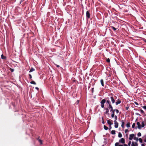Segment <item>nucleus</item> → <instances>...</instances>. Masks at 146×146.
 <instances>
[{"label": "nucleus", "mask_w": 146, "mask_h": 146, "mask_svg": "<svg viewBox=\"0 0 146 146\" xmlns=\"http://www.w3.org/2000/svg\"><path fill=\"white\" fill-rule=\"evenodd\" d=\"M115 146H123V145H119V143L117 142L115 143Z\"/></svg>", "instance_id": "nucleus-15"}, {"label": "nucleus", "mask_w": 146, "mask_h": 146, "mask_svg": "<svg viewBox=\"0 0 146 146\" xmlns=\"http://www.w3.org/2000/svg\"><path fill=\"white\" fill-rule=\"evenodd\" d=\"M114 111H116V113H119V111L117 109H114Z\"/></svg>", "instance_id": "nucleus-24"}, {"label": "nucleus", "mask_w": 146, "mask_h": 146, "mask_svg": "<svg viewBox=\"0 0 146 146\" xmlns=\"http://www.w3.org/2000/svg\"><path fill=\"white\" fill-rule=\"evenodd\" d=\"M35 89L37 90H39V88L37 87H35Z\"/></svg>", "instance_id": "nucleus-45"}, {"label": "nucleus", "mask_w": 146, "mask_h": 146, "mask_svg": "<svg viewBox=\"0 0 146 146\" xmlns=\"http://www.w3.org/2000/svg\"><path fill=\"white\" fill-rule=\"evenodd\" d=\"M94 89V88H92V93H93Z\"/></svg>", "instance_id": "nucleus-47"}, {"label": "nucleus", "mask_w": 146, "mask_h": 146, "mask_svg": "<svg viewBox=\"0 0 146 146\" xmlns=\"http://www.w3.org/2000/svg\"><path fill=\"white\" fill-rule=\"evenodd\" d=\"M104 146V145H103V146Z\"/></svg>", "instance_id": "nucleus-53"}, {"label": "nucleus", "mask_w": 146, "mask_h": 146, "mask_svg": "<svg viewBox=\"0 0 146 146\" xmlns=\"http://www.w3.org/2000/svg\"><path fill=\"white\" fill-rule=\"evenodd\" d=\"M29 78L31 79L32 78V76L31 74H29Z\"/></svg>", "instance_id": "nucleus-35"}, {"label": "nucleus", "mask_w": 146, "mask_h": 146, "mask_svg": "<svg viewBox=\"0 0 146 146\" xmlns=\"http://www.w3.org/2000/svg\"><path fill=\"white\" fill-rule=\"evenodd\" d=\"M86 16L88 18H90V14L89 11H87L86 12Z\"/></svg>", "instance_id": "nucleus-4"}, {"label": "nucleus", "mask_w": 146, "mask_h": 146, "mask_svg": "<svg viewBox=\"0 0 146 146\" xmlns=\"http://www.w3.org/2000/svg\"><path fill=\"white\" fill-rule=\"evenodd\" d=\"M129 108L128 107H125V108L126 109V110H127Z\"/></svg>", "instance_id": "nucleus-44"}, {"label": "nucleus", "mask_w": 146, "mask_h": 146, "mask_svg": "<svg viewBox=\"0 0 146 146\" xmlns=\"http://www.w3.org/2000/svg\"><path fill=\"white\" fill-rule=\"evenodd\" d=\"M141 145V146H145V144H142Z\"/></svg>", "instance_id": "nucleus-46"}, {"label": "nucleus", "mask_w": 146, "mask_h": 146, "mask_svg": "<svg viewBox=\"0 0 146 146\" xmlns=\"http://www.w3.org/2000/svg\"><path fill=\"white\" fill-rule=\"evenodd\" d=\"M141 122V124L139 122H137V127L139 129H141L145 125L144 121H142Z\"/></svg>", "instance_id": "nucleus-2"}, {"label": "nucleus", "mask_w": 146, "mask_h": 146, "mask_svg": "<svg viewBox=\"0 0 146 146\" xmlns=\"http://www.w3.org/2000/svg\"><path fill=\"white\" fill-rule=\"evenodd\" d=\"M125 136H126V137H128V134H126L125 135Z\"/></svg>", "instance_id": "nucleus-49"}, {"label": "nucleus", "mask_w": 146, "mask_h": 146, "mask_svg": "<svg viewBox=\"0 0 146 146\" xmlns=\"http://www.w3.org/2000/svg\"><path fill=\"white\" fill-rule=\"evenodd\" d=\"M114 118H115V120L116 121V120H117V116L116 115H115L114 116Z\"/></svg>", "instance_id": "nucleus-30"}, {"label": "nucleus", "mask_w": 146, "mask_h": 146, "mask_svg": "<svg viewBox=\"0 0 146 146\" xmlns=\"http://www.w3.org/2000/svg\"><path fill=\"white\" fill-rule=\"evenodd\" d=\"M119 142L122 143L124 144L125 143V140L123 138H122L121 139H120Z\"/></svg>", "instance_id": "nucleus-7"}, {"label": "nucleus", "mask_w": 146, "mask_h": 146, "mask_svg": "<svg viewBox=\"0 0 146 146\" xmlns=\"http://www.w3.org/2000/svg\"><path fill=\"white\" fill-rule=\"evenodd\" d=\"M134 136V135L133 134H132L129 135V139L130 140H132L133 137Z\"/></svg>", "instance_id": "nucleus-8"}, {"label": "nucleus", "mask_w": 146, "mask_h": 146, "mask_svg": "<svg viewBox=\"0 0 146 146\" xmlns=\"http://www.w3.org/2000/svg\"><path fill=\"white\" fill-rule=\"evenodd\" d=\"M111 100H109L107 102V106H108V108L110 109H111V111H113L114 109H113V107L111 105V102H110Z\"/></svg>", "instance_id": "nucleus-3"}, {"label": "nucleus", "mask_w": 146, "mask_h": 146, "mask_svg": "<svg viewBox=\"0 0 146 146\" xmlns=\"http://www.w3.org/2000/svg\"><path fill=\"white\" fill-rule=\"evenodd\" d=\"M111 28L112 29H113L114 31H115L117 29L115 28L113 26H111Z\"/></svg>", "instance_id": "nucleus-23"}, {"label": "nucleus", "mask_w": 146, "mask_h": 146, "mask_svg": "<svg viewBox=\"0 0 146 146\" xmlns=\"http://www.w3.org/2000/svg\"><path fill=\"white\" fill-rule=\"evenodd\" d=\"M104 129L106 130H107L108 129V127L106 126L105 125H104Z\"/></svg>", "instance_id": "nucleus-21"}, {"label": "nucleus", "mask_w": 146, "mask_h": 146, "mask_svg": "<svg viewBox=\"0 0 146 146\" xmlns=\"http://www.w3.org/2000/svg\"><path fill=\"white\" fill-rule=\"evenodd\" d=\"M140 111L141 113H144V111L143 110H140Z\"/></svg>", "instance_id": "nucleus-39"}, {"label": "nucleus", "mask_w": 146, "mask_h": 146, "mask_svg": "<svg viewBox=\"0 0 146 146\" xmlns=\"http://www.w3.org/2000/svg\"><path fill=\"white\" fill-rule=\"evenodd\" d=\"M109 100H111L112 104H114L115 102V100L113 96H110L108 97H106L104 99L102 100L100 102L101 106L102 108H105L104 104L106 102V104L107 105V102Z\"/></svg>", "instance_id": "nucleus-1"}, {"label": "nucleus", "mask_w": 146, "mask_h": 146, "mask_svg": "<svg viewBox=\"0 0 146 146\" xmlns=\"http://www.w3.org/2000/svg\"><path fill=\"white\" fill-rule=\"evenodd\" d=\"M106 61L108 63H109L110 62V59L109 58H108L106 59Z\"/></svg>", "instance_id": "nucleus-28"}, {"label": "nucleus", "mask_w": 146, "mask_h": 146, "mask_svg": "<svg viewBox=\"0 0 146 146\" xmlns=\"http://www.w3.org/2000/svg\"><path fill=\"white\" fill-rule=\"evenodd\" d=\"M100 82L101 84V85L102 86H104V80L103 79H101L100 80Z\"/></svg>", "instance_id": "nucleus-14"}, {"label": "nucleus", "mask_w": 146, "mask_h": 146, "mask_svg": "<svg viewBox=\"0 0 146 146\" xmlns=\"http://www.w3.org/2000/svg\"><path fill=\"white\" fill-rule=\"evenodd\" d=\"M111 134L112 135H115V131L113 130L111 131Z\"/></svg>", "instance_id": "nucleus-17"}, {"label": "nucleus", "mask_w": 146, "mask_h": 146, "mask_svg": "<svg viewBox=\"0 0 146 146\" xmlns=\"http://www.w3.org/2000/svg\"><path fill=\"white\" fill-rule=\"evenodd\" d=\"M115 127L117 128L118 127V123L115 120L114 121Z\"/></svg>", "instance_id": "nucleus-5"}, {"label": "nucleus", "mask_w": 146, "mask_h": 146, "mask_svg": "<svg viewBox=\"0 0 146 146\" xmlns=\"http://www.w3.org/2000/svg\"><path fill=\"white\" fill-rule=\"evenodd\" d=\"M128 131V129H126L125 130V133H127Z\"/></svg>", "instance_id": "nucleus-36"}, {"label": "nucleus", "mask_w": 146, "mask_h": 146, "mask_svg": "<svg viewBox=\"0 0 146 146\" xmlns=\"http://www.w3.org/2000/svg\"><path fill=\"white\" fill-rule=\"evenodd\" d=\"M131 141H129L128 143V145L129 146H130L131 145Z\"/></svg>", "instance_id": "nucleus-33"}, {"label": "nucleus", "mask_w": 146, "mask_h": 146, "mask_svg": "<svg viewBox=\"0 0 146 146\" xmlns=\"http://www.w3.org/2000/svg\"><path fill=\"white\" fill-rule=\"evenodd\" d=\"M134 103L136 104L137 105H139V104L138 103H137V102H134Z\"/></svg>", "instance_id": "nucleus-37"}, {"label": "nucleus", "mask_w": 146, "mask_h": 146, "mask_svg": "<svg viewBox=\"0 0 146 146\" xmlns=\"http://www.w3.org/2000/svg\"><path fill=\"white\" fill-rule=\"evenodd\" d=\"M1 58L2 59H4L6 58V57L3 55V54L1 55Z\"/></svg>", "instance_id": "nucleus-19"}, {"label": "nucleus", "mask_w": 146, "mask_h": 146, "mask_svg": "<svg viewBox=\"0 0 146 146\" xmlns=\"http://www.w3.org/2000/svg\"><path fill=\"white\" fill-rule=\"evenodd\" d=\"M141 133L140 132H139L137 134V135L139 137H140L141 136Z\"/></svg>", "instance_id": "nucleus-29"}, {"label": "nucleus", "mask_w": 146, "mask_h": 146, "mask_svg": "<svg viewBox=\"0 0 146 146\" xmlns=\"http://www.w3.org/2000/svg\"><path fill=\"white\" fill-rule=\"evenodd\" d=\"M133 139L135 140H136L137 141H138V138L135 137H133Z\"/></svg>", "instance_id": "nucleus-26"}, {"label": "nucleus", "mask_w": 146, "mask_h": 146, "mask_svg": "<svg viewBox=\"0 0 146 146\" xmlns=\"http://www.w3.org/2000/svg\"><path fill=\"white\" fill-rule=\"evenodd\" d=\"M135 114L137 115H139V116L141 115L138 113H135Z\"/></svg>", "instance_id": "nucleus-38"}, {"label": "nucleus", "mask_w": 146, "mask_h": 146, "mask_svg": "<svg viewBox=\"0 0 146 146\" xmlns=\"http://www.w3.org/2000/svg\"><path fill=\"white\" fill-rule=\"evenodd\" d=\"M121 123H122L121 125V126L122 128H124V125L125 124V122L123 120H122L121 121Z\"/></svg>", "instance_id": "nucleus-12"}, {"label": "nucleus", "mask_w": 146, "mask_h": 146, "mask_svg": "<svg viewBox=\"0 0 146 146\" xmlns=\"http://www.w3.org/2000/svg\"><path fill=\"white\" fill-rule=\"evenodd\" d=\"M104 109H105L106 110V111L104 112V113L106 114H108V115H109V109L108 108H104Z\"/></svg>", "instance_id": "nucleus-6"}, {"label": "nucleus", "mask_w": 146, "mask_h": 146, "mask_svg": "<svg viewBox=\"0 0 146 146\" xmlns=\"http://www.w3.org/2000/svg\"><path fill=\"white\" fill-rule=\"evenodd\" d=\"M137 128V127H135V129H136Z\"/></svg>", "instance_id": "nucleus-52"}, {"label": "nucleus", "mask_w": 146, "mask_h": 146, "mask_svg": "<svg viewBox=\"0 0 146 146\" xmlns=\"http://www.w3.org/2000/svg\"><path fill=\"white\" fill-rule=\"evenodd\" d=\"M39 137L38 138H37V140H38V141L40 143V144H41H41H42V141L40 139H39Z\"/></svg>", "instance_id": "nucleus-13"}, {"label": "nucleus", "mask_w": 146, "mask_h": 146, "mask_svg": "<svg viewBox=\"0 0 146 146\" xmlns=\"http://www.w3.org/2000/svg\"><path fill=\"white\" fill-rule=\"evenodd\" d=\"M112 121L111 120H108L107 121V123H108L110 125H111L113 124V123H111V121Z\"/></svg>", "instance_id": "nucleus-10"}, {"label": "nucleus", "mask_w": 146, "mask_h": 146, "mask_svg": "<svg viewBox=\"0 0 146 146\" xmlns=\"http://www.w3.org/2000/svg\"><path fill=\"white\" fill-rule=\"evenodd\" d=\"M121 102V101L119 99L117 100L115 103L116 105H117L118 104H120Z\"/></svg>", "instance_id": "nucleus-9"}, {"label": "nucleus", "mask_w": 146, "mask_h": 146, "mask_svg": "<svg viewBox=\"0 0 146 146\" xmlns=\"http://www.w3.org/2000/svg\"><path fill=\"white\" fill-rule=\"evenodd\" d=\"M126 126H127V127H130V123L129 122H128L126 125Z\"/></svg>", "instance_id": "nucleus-20"}, {"label": "nucleus", "mask_w": 146, "mask_h": 146, "mask_svg": "<svg viewBox=\"0 0 146 146\" xmlns=\"http://www.w3.org/2000/svg\"><path fill=\"white\" fill-rule=\"evenodd\" d=\"M144 42H145L146 43V39H144Z\"/></svg>", "instance_id": "nucleus-51"}, {"label": "nucleus", "mask_w": 146, "mask_h": 146, "mask_svg": "<svg viewBox=\"0 0 146 146\" xmlns=\"http://www.w3.org/2000/svg\"><path fill=\"white\" fill-rule=\"evenodd\" d=\"M135 123H134L132 124V127L133 128H134L135 127Z\"/></svg>", "instance_id": "nucleus-31"}, {"label": "nucleus", "mask_w": 146, "mask_h": 146, "mask_svg": "<svg viewBox=\"0 0 146 146\" xmlns=\"http://www.w3.org/2000/svg\"><path fill=\"white\" fill-rule=\"evenodd\" d=\"M56 66L58 68V67H60V66L58 65H56Z\"/></svg>", "instance_id": "nucleus-48"}, {"label": "nucleus", "mask_w": 146, "mask_h": 146, "mask_svg": "<svg viewBox=\"0 0 146 146\" xmlns=\"http://www.w3.org/2000/svg\"><path fill=\"white\" fill-rule=\"evenodd\" d=\"M111 128V125H110V126H109V129L110 130Z\"/></svg>", "instance_id": "nucleus-43"}, {"label": "nucleus", "mask_w": 146, "mask_h": 146, "mask_svg": "<svg viewBox=\"0 0 146 146\" xmlns=\"http://www.w3.org/2000/svg\"><path fill=\"white\" fill-rule=\"evenodd\" d=\"M131 146H135L133 142H132Z\"/></svg>", "instance_id": "nucleus-32"}, {"label": "nucleus", "mask_w": 146, "mask_h": 146, "mask_svg": "<svg viewBox=\"0 0 146 146\" xmlns=\"http://www.w3.org/2000/svg\"><path fill=\"white\" fill-rule=\"evenodd\" d=\"M134 143L135 145V146H137L138 145V144H137V142H135Z\"/></svg>", "instance_id": "nucleus-40"}, {"label": "nucleus", "mask_w": 146, "mask_h": 146, "mask_svg": "<svg viewBox=\"0 0 146 146\" xmlns=\"http://www.w3.org/2000/svg\"><path fill=\"white\" fill-rule=\"evenodd\" d=\"M102 123L103 124H104L105 123L104 121V119L103 117H102Z\"/></svg>", "instance_id": "nucleus-27"}, {"label": "nucleus", "mask_w": 146, "mask_h": 146, "mask_svg": "<svg viewBox=\"0 0 146 146\" xmlns=\"http://www.w3.org/2000/svg\"><path fill=\"white\" fill-rule=\"evenodd\" d=\"M138 140H139V142L141 143H142L143 142V140L141 138H139Z\"/></svg>", "instance_id": "nucleus-25"}, {"label": "nucleus", "mask_w": 146, "mask_h": 146, "mask_svg": "<svg viewBox=\"0 0 146 146\" xmlns=\"http://www.w3.org/2000/svg\"><path fill=\"white\" fill-rule=\"evenodd\" d=\"M145 144V145H146V144Z\"/></svg>", "instance_id": "nucleus-54"}, {"label": "nucleus", "mask_w": 146, "mask_h": 146, "mask_svg": "<svg viewBox=\"0 0 146 146\" xmlns=\"http://www.w3.org/2000/svg\"><path fill=\"white\" fill-rule=\"evenodd\" d=\"M112 112V114L111 115V117L112 118L114 117V116H115V111L113 110V111H111Z\"/></svg>", "instance_id": "nucleus-11"}, {"label": "nucleus", "mask_w": 146, "mask_h": 146, "mask_svg": "<svg viewBox=\"0 0 146 146\" xmlns=\"http://www.w3.org/2000/svg\"><path fill=\"white\" fill-rule=\"evenodd\" d=\"M30 83L32 84H33L34 85H36V82L34 81H32Z\"/></svg>", "instance_id": "nucleus-18"}, {"label": "nucleus", "mask_w": 146, "mask_h": 146, "mask_svg": "<svg viewBox=\"0 0 146 146\" xmlns=\"http://www.w3.org/2000/svg\"><path fill=\"white\" fill-rule=\"evenodd\" d=\"M143 108L146 110V106H144L143 107Z\"/></svg>", "instance_id": "nucleus-41"}, {"label": "nucleus", "mask_w": 146, "mask_h": 146, "mask_svg": "<svg viewBox=\"0 0 146 146\" xmlns=\"http://www.w3.org/2000/svg\"><path fill=\"white\" fill-rule=\"evenodd\" d=\"M10 70L11 72H13L14 71V69L12 68H11Z\"/></svg>", "instance_id": "nucleus-34"}, {"label": "nucleus", "mask_w": 146, "mask_h": 146, "mask_svg": "<svg viewBox=\"0 0 146 146\" xmlns=\"http://www.w3.org/2000/svg\"><path fill=\"white\" fill-rule=\"evenodd\" d=\"M35 70V69L33 68H31L29 71V72H32Z\"/></svg>", "instance_id": "nucleus-16"}, {"label": "nucleus", "mask_w": 146, "mask_h": 146, "mask_svg": "<svg viewBox=\"0 0 146 146\" xmlns=\"http://www.w3.org/2000/svg\"><path fill=\"white\" fill-rule=\"evenodd\" d=\"M118 136L119 137H122V135L121 133L119 132L118 134Z\"/></svg>", "instance_id": "nucleus-22"}, {"label": "nucleus", "mask_w": 146, "mask_h": 146, "mask_svg": "<svg viewBox=\"0 0 146 146\" xmlns=\"http://www.w3.org/2000/svg\"><path fill=\"white\" fill-rule=\"evenodd\" d=\"M145 136V139L144 140V141L145 142H146V135Z\"/></svg>", "instance_id": "nucleus-42"}, {"label": "nucleus", "mask_w": 146, "mask_h": 146, "mask_svg": "<svg viewBox=\"0 0 146 146\" xmlns=\"http://www.w3.org/2000/svg\"><path fill=\"white\" fill-rule=\"evenodd\" d=\"M124 146H127V145L125 144L124 145Z\"/></svg>", "instance_id": "nucleus-50"}]
</instances>
